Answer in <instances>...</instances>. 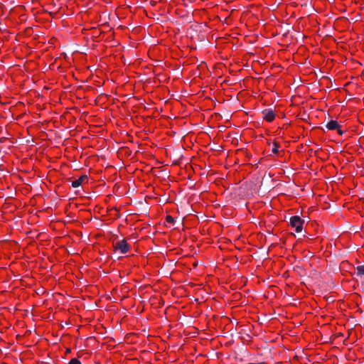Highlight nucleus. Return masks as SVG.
<instances>
[{
    "label": "nucleus",
    "instance_id": "3",
    "mask_svg": "<svg viewBox=\"0 0 364 364\" xmlns=\"http://www.w3.org/2000/svg\"><path fill=\"white\" fill-rule=\"evenodd\" d=\"M97 209V213L100 214L102 216H105L108 212L114 211L115 212L114 216H118V213L119 212V209L117 208V206H112L111 209H109L106 206H95L94 211L96 213Z\"/></svg>",
    "mask_w": 364,
    "mask_h": 364
},
{
    "label": "nucleus",
    "instance_id": "1",
    "mask_svg": "<svg viewBox=\"0 0 364 364\" xmlns=\"http://www.w3.org/2000/svg\"><path fill=\"white\" fill-rule=\"evenodd\" d=\"M304 220H302L299 215L292 216L290 218V225L295 229L296 232H301L303 229V224Z\"/></svg>",
    "mask_w": 364,
    "mask_h": 364
},
{
    "label": "nucleus",
    "instance_id": "2",
    "mask_svg": "<svg viewBox=\"0 0 364 364\" xmlns=\"http://www.w3.org/2000/svg\"><path fill=\"white\" fill-rule=\"evenodd\" d=\"M113 247L115 250L119 251L122 254H125L129 250V245L125 240L113 242Z\"/></svg>",
    "mask_w": 364,
    "mask_h": 364
},
{
    "label": "nucleus",
    "instance_id": "6",
    "mask_svg": "<svg viewBox=\"0 0 364 364\" xmlns=\"http://www.w3.org/2000/svg\"><path fill=\"white\" fill-rule=\"evenodd\" d=\"M263 118L269 122H272L275 118V114L272 109H265L262 112Z\"/></svg>",
    "mask_w": 364,
    "mask_h": 364
},
{
    "label": "nucleus",
    "instance_id": "12",
    "mask_svg": "<svg viewBox=\"0 0 364 364\" xmlns=\"http://www.w3.org/2000/svg\"><path fill=\"white\" fill-rule=\"evenodd\" d=\"M66 353H70L71 352V350L70 348L66 349Z\"/></svg>",
    "mask_w": 364,
    "mask_h": 364
},
{
    "label": "nucleus",
    "instance_id": "8",
    "mask_svg": "<svg viewBox=\"0 0 364 364\" xmlns=\"http://www.w3.org/2000/svg\"><path fill=\"white\" fill-rule=\"evenodd\" d=\"M355 275L360 278H364V265H359L356 267Z\"/></svg>",
    "mask_w": 364,
    "mask_h": 364
},
{
    "label": "nucleus",
    "instance_id": "10",
    "mask_svg": "<svg viewBox=\"0 0 364 364\" xmlns=\"http://www.w3.org/2000/svg\"><path fill=\"white\" fill-rule=\"evenodd\" d=\"M68 364H81V362L77 358H73L69 361Z\"/></svg>",
    "mask_w": 364,
    "mask_h": 364
},
{
    "label": "nucleus",
    "instance_id": "11",
    "mask_svg": "<svg viewBox=\"0 0 364 364\" xmlns=\"http://www.w3.org/2000/svg\"><path fill=\"white\" fill-rule=\"evenodd\" d=\"M222 211L223 212V214L225 215H232L230 210L228 208H223Z\"/></svg>",
    "mask_w": 364,
    "mask_h": 364
},
{
    "label": "nucleus",
    "instance_id": "5",
    "mask_svg": "<svg viewBox=\"0 0 364 364\" xmlns=\"http://www.w3.org/2000/svg\"><path fill=\"white\" fill-rule=\"evenodd\" d=\"M87 181H88L87 176L86 175H82L77 179L72 181V186L73 188H77L80 186H81L82 184H83L85 183H87Z\"/></svg>",
    "mask_w": 364,
    "mask_h": 364
},
{
    "label": "nucleus",
    "instance_id": "4",
    "mask_svg": "<svg viewBox=\"0 0 364 364\" xmlns=\"http://www.w3.org/2000/svg\"><path fill=\"white\" fill-rule=\"evenodd\" d=\"M326 127L328 128V129L329 130H337L338 131V133L339 134H342L343 132L341 130V126L338 124V122L337 121H335V120H331L327 124H326Z\"/></svg>",
    "mask_w": 364,
    "mask_h": 364
},
{
    "label": "nucleus",
    "instance_id": "7",
    "mask_svg": "<svg viewBox=\"0 0 364 364\" xmlns=\"http://www.w3.org/2000/svg\"><path fill=\"white\" fill-rule=\"evenodd\" d=\"M186 206H180V208H178L176 209L177 212L181 214L183 218H184L186 215H191V212L193 210L192 206H191L188 208H186Z\"/></svg>",
    "mask_w": 364,
    "mask_h": 364
},
{
    "label": "nucleus",
    "instance_id": "14",
    "mask_svg": "<svg viewBox=\"0 0 364 364\" xmlns=\"http://www.w3.org/2000/svg\"><path fill=\"white\" fill-rule=\"evenodd\" d=\"M246 207H247V208L248 211H249L250 213H251V210H250V209H249L248 206H246Z\"/></svg>",
    "mask_w": 364,
    "mask_h": 364
},
{
    "label": "nucleus",
    "instance_id": "13",
    "mask_svg": "<svg viewBox=\"0 0 364 364\" xmlns=\"http://www.w3.org/2000/svg\"><path fill=\"white\" fill-rule=\"evenodd\" d=\"M273 152L277 153V149H273Z\"/></svg>",
    "mask_w": 364,
    "mask_h": 364
},
{
    "label": "nucleus",
    "instance_id": "9",
    "mask_svg": "<svg viewBox=\"0 0 364 364\" xmlns=\"http://www.w3.org/2000/svg\"><path fill=\"white\" fill-rule=\"evenodd\" d=\"M166 220L168 223H171V224L174 223V222H175V219L172 216H171V215H167L166 217Z\"/></svg>",
    "mask_w": 364,
    "mask_h": 364
}]
</instances>
